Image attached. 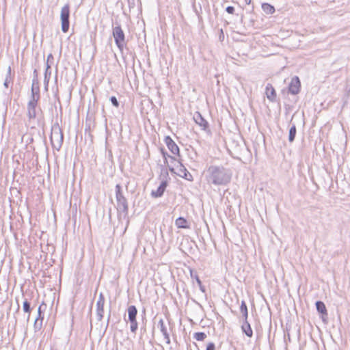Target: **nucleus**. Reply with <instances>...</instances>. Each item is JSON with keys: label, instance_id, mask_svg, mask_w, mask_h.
<instances>
[{"label": "nucleus", "instance_id": "obj_27", "mask_svg": "<svg viewBox=\"0 0 350 350\" xmlns=\"http://www.w3.org/2000/svg\"><path fill=\"white\" fill-rule=\"evenodd\" d=\"M161 154L163 155V157L164 159V163L167 164V158L172 157V156H170L165 151H164L163 149L161 150Z\"/></svg>", "mask_w": 350, "mask_h": 350}, {"label": "nucleus", "instance_id": "obj_15", "mask_svg": "<svg viewBox=\"0 0 350 350\" xmlns=\"http://www.w3.org/2000/svg\"><path fill=\"white\" fill-rule=\"evenodd\" d=\"M265 93L267 98L269 100L273 101L275 100L276 96L275 91L273 87L270 83H268L267 85Z\"/></svg>", "mask_w": 350, "mask_h": 350}, {"label": "nucleus", "instance_id": "obj_28", "mask_svg": "<svg viewBox=\"0 0 350 350\" xmlns=\"http://www.w3.org/2000/svg\"><path fill=\"white\" fill-rule=\"evenodd\" d=\"M170 159V164H169L167 163V164H165V165L167 166V167L169 168V170L171 172H174V170H175L174 168L176 167V166L174 165V163L173 162V160H172L171 159Z\"/></svg>", "mask_w": 350, "mask_h": 350}, {"label": "nucleus", "instance_id": "obj_16", "mask_svg": "<svg viewBox=\"0 0 350 350\" xmlns=\"http://www.w3.org/2000/svg\"><path fill=\"white\" fill-rule=\"evenodd\" d=\"M241 329L243 332L246 334V336L248 337L252 336L253 332L250 323L247 322V320H245L244 323L241 326Z\"/></svg>", "mask_w": 350, "mask_h": 350}, {"label": "nucleus", "instance_id": "obj_17", "mask_svg": "<svg viewBox=\"0 0 350 350\" xmlns=\"http://www.w3.org/2000/svg\"><path fill=\"white\" fill-rule=\"evenodd\" d=\"M187 221L183 217H178L175 221V224L178 228H189Z\"/></svg>", "mask_w": 350, "mask_h": 350}, {"label": "nucleus", "instance_id": "obj_26", "mask_svg": "<svg viewBox=\"0 0 350 350\" xmlns=\"http://www.w3.org/2000/svg\"><path fill=\"white\" fill-rule=\"evenodd\" d=\"M31 93L32 96L31 98L37 97V95H39V88L38 86H35V85L33 83L31 86Z\"/></svg>", "mask_w": 350, "mask_h": 350}, {"label": "nucleus", "instance_id": "obj_35", "mask_svg": "<svg viewBox=\"0 0 350 350\" xmlns=\"http://www.w3.org/2000/svg\"><path fill=\"white\" fill-rule=\"evenodd\" d=\"M38 312V315L37 317H39V319H42L41 318V306L39 307Z\"/></svg>", "mask_w": 350, "mask_h": 350}, {"label": "nucleus", "instance_id": "obj_20", "mask_svg": "<svg viewBox=\"0 0 350 350\" xmlns=\"http://www.w3.org/2000/svg\"><path fill=\"white\" fill-rule=\"evenodd\" d=\"M51 75V66L49 64L46 65V68L44 72V84L46 86L48 85L50 77Z\"/></svg>", "mask_w": 350, "mask_h": 350}, {"label": "nucleus", "instance_id": "obj_8", "mask_svg": "<svg viewBox=\"0 0 350 350\" xmlns=\"http://www.w3.org/2000/svg\"><path fill=\"white\" fill-rule=\"evenodd\" d=\"M105 297L103 293H100L99 297L96 301V318L98 321H101L104 314Z\"/></svg>", "mask_w": 350, "mask_h": 350}, {"label": "nucleus", "instance_id": "obj_7", "mask_svg": "<svg viewBox=\"0 0 350 350\" xmlns=\"http://www.w3.org/2000/svg\"><path fill=\"white\" fill-rule=\"evenodd\" d=\"M172 160H173V162L174 163V166H176V168L177 170V172H176L174 171V173L176 174L178 176L184 178L187 180H189V177H191V174L187 171V170L185 168V167L178 161H177L174 157H170Z\"/></svg>", "mask_w": 350, "mask_h": 350}, {"label": "nucleus", "instance_id": "obj_6", "mask_svg": "<svg viewBox=\"0 0 350 350\" xmlns=\"http://www.w3.org/2000/svg\"><path fill=\"white\" fill-rule=\"evenodd\" d=\"M116 196L118 209H120L123 212H126L128 210L127 202L122 193L121 186L119 184L116 186Z\"/></svg>", "mask_w": 350, "mask_h": 350}, {"label": "nucleus", "instance_id": "obj_33", "mask_svg": "<svg viewBox=\"0 0 350 350\" xmlns=\"http://www.w3.org/2000/svg\"><path fill=\"white\" fill-rule=\"evenodd\" d=\"M195 277H196V280L197 283L198 284L199 286H201V281L199 279L198 276L196 275Z\"/></svg>", "mask_w": 350, "mask_h": 350}, {"label": "nucleus", "instance_id": "obj_24", "mask_svg": "<svg viewBox=\"0 0 350 350\" xmlns=\"http://www.w3.org/2000/svg\"><path fill=\"white\" fill-rule=\"evenodd\" d=\"M23 310L25 312L29 313L27 317V321H29L30 317L31 308L30 304L27 299H25V301L23 302Z\"/></svg>", "mask_w": 350, "mask_h": 350}, {"label": "nucleus", "instance_id": "obj_37", "mask_svg": "<svg viewBox=\"0 0 350 350\" xmlns=\"http://www.w3.org/2000/svg\"><path fill=\"white\" fill-rule=\"evenodd\" d=\"M200 289L204 292V287L202 286V285L201 284V286H200Z\"/></svg>", "mask_w": 350, "mask_h": 350}, {"label": "nucleus", "instance_id": "obj_30", "mask_svg": "<svg viewBox=\"0 0 350 350\" xmlns=\"http://www.w3.org/2000/svg\"><path fill=\"white\" fill-rule=\"evenodd\" d=\"M110 100H111V103L113 104V105H114L116 107H118L119 106L118 101L115 96H111L110 98Z\"/></svg>", "mask_w": 350, "mask_h": 350}, {"label": "nucleus", "instance_id": "obj_9", "mask_svg": "<svg viewBox=\"0 0 350 350\" xmlns=\"http://www.w3.org/2000/svg\"><path fill=\"white\" fill-rule=\"evenodd\" d=\"M40 98L39 95H37V97L31 98V100L29 102L27 105V111H28V117L31 118H35L36 116V107L37 105L38 100Z\"/></svg>", "mask_w": 350, "mask_h": 350}, {"label": "nucleus", "instance_id": "obj_19", "mask_svg": "<svg viewBox=\"0 0 350 350\" xmlns=\"http://www.w3.org/2000/svg\"><path fill=\"white\" fill-rule=\"evenodd\" d=\"M262 9L267 14H271L275 12L274 7L267 3H262Z\"/></svg>", "mask_w": 350, "mask_h": 350}, {"label": "nucleus", "instance_id": "obj_11", "mask_svg": "<svg viewBox=\"0 0 350 350\" xmlns=\"http://www.w3.org/2000/svg\"><path fill=\"white\" fill-rule=\"evenodd\" d=\"M165 142L168 148V149L171 151V152L175 155L179 154V148L176 144V143L169 136L166 137L165 139Z\"/></svg>", "mask_w": 350, "mask_h": 350}, {"label": "nucleus", "instance_id": "obj_36", "mask_svg": "<svg viewBox=\"0 0 350 350\" xmlns=\"http://www.w3.org/2000/svg\"><path fill=\"white\" fill-rule=\"evenodd\" d=\"M244 1H245V3L247 5L250 4L251 1H252V0H244Z\"/></svg>", "mask_w": 350, "mask_h": 350}, {"label": "nucleus", "instance_id": "obj_25", "mask_svg": "<svg viewBox=\"0 0 350 350\" xmlns=\"http://www.w3.org/2000/svg\"><path fill=\"white\" fill-rule=\"evenodd\" d=\"M42 319H39L37 317L34 321L33 327L36 332L40 330L42 327Z\"/></svg>", "mask_w": 350, "mask_h": 350}, {"label": "nucleus", "instance_id": "obj_10", "mask_svg": "<svg viewBox=\"0 0 350 350\" xmlns=\"http://www.w3.org/2000/svg\"><path fill=\"white\" fill-rule=\"evenodd\" d=\"M300 88V81L297 77H295L292 78L291 81L289 85V92L292 94H297L299 92Z\"/></svg>", "mask_w": 350, "mask_h": 350}, {"label": "nucleus", "instance_id": "obj_29", "mask_svg": "<svg viewBox=\"0 0 350 350\" xmlns=\"http://www.w3.org/2000/svg\"><path fill=\"white\" fill-rule=\"evenodd\" d=\"M10 73V67H9V68H8V76L6 77L5 80L4 81V86L5 88H8V84L10 82V77L9 76Z\"/></svg>", "mask_w": 350, "mask_h": 350}, {"label": "nucleus", "instance_id": "obj_21", "mask_svg": "<svg viewBox=\"0 0 350 350\" xmlns=\"http://www.w3.org/2000/svg\"><path fill=\"white\" fill-rule=\"evenodd\" d=\"M240 311L241 314H243L245 320L247 319L248 312H247V308L246 306V304L244 301H242L241 305L240 307Z\"/></svg>", "mask_w": 350, "mask_h": 350}, {"label": "nucleus", "instance_id": "obj_2", "mask_svg": "<svg viewBox=\"0 0 350 350\" xmlns=\"http://www.w3.org/2000/svg\"><path fill=\"white\" fill-rule=\"evenodd\" d=\"M63 134L59 126L52 127L51 142L54 149L59 150L63 143Z\"/></svg>", "mask_w": 350, "mask_h": 350}, {"label": "nucleus", "instance_id": "obj_22", "mask_svg": "<svg viewBox=\"0 0 350 350\" xmlns=\"http://www.w3.org/2000/svg\"><path fill=\"white\" fill-rule=\"evenodd\" d=\"M206 337V334L204 332H196L193 334V338L198 341H203Z\"/></svg>", "mask_w": 350, "mask_h": 350}, {"label": "nucleus", "instance_id": "obj_4", "mask_svg": "<svg viewBox=\"0 0 350 350\" xmlns=\"http://www.w3.org/2000/svg\"><path fill=\"white\" fill-rule=\"evenodd\" d=\"M70 6L66 4L61 10L60 18L62 23V30L63 32L66 33L68 31L70 22Z\"/></svg>", "mask_w": 350, "mask_h": 350}, {"label": "nucleus", "instance_id": "obj_5", "mask_svg": "<svg viewBox=\"0 0 350 350\" xmlns=\"http://www.w3.org/2000/svg\"><path fill=\"white\" fill-rule=\"evenodd\" d=\"M129 321L130 322V329L132 333H135L138 328V323L136 319L137 310L135 306H130L127 308Z\"/></svg>", "mask_w": 350, "mask_h": 350}, {"label": "nucleus", "instance_id": "obj_23", "mask_svg": "<svg viewBox=\"0 0 350 350\" xmlns=\"http://www.w3.org/2000/svg\"><path fill=\"white\" fill-rule=\"evenodd\" d=\"M296 135V127L295 125L292 126L289 130L288 140L290 142H293Z\"/></svg>", "mask_w": 350, "mask_h": 350}, {"label": "nucleus", "instance_id": "obj_13", "mask_svg": "<svg viewBox=\"0 0 350 350\" xmlns=\"http://www.w3.org/2000/svg\"><path fill=\"white\" fill-rule=\"evenodd\" d=\"M167 184L166 182H162L161 185L159 186L157 190H152L151 192V195L154 198L161 197L166 188Z\"/></svg>", "mask_w": 350, "mask_h": 350}, {"label": "nucleus", "instance_id": "obj_38", "mask_svg": "<svg viewBox=\"0 0 350 350\" xmlns=\"http://www.w3.org/2000/svg\"><path fill=\"white\" fill-rule=\"evenodd\" d=\"M109 317H110V315H109V317H108L107 322H109Z\"/></svg>", "mask_w": 350, "mask_h": 350}, {"label": "nucleus", "instance_id": "obj_32", "mask_svg": "<svg viewBox=\"0 0 350 350\" xmlns=\"http://www.w3.org/2000/svg\"><path fill=\"white\" fill-rule=\"evenodd\" d=\"M206 350H215V345L213 342H210L208 344L206 347Z\"/></svg>", "mask_w": 350, "mask_h": 350}, {"label": "nucleus", "instance_id": "obj_12", "mask_svg": "<svg viewBox=\"0 0 350 350\" xmlns=\"http://www.w3.org/2000/svg\"><path fill=\"white\" fill-rule=\"evenodd\" d=\"M193 120L195 122L198 124L200 126L202 127L203 130H206V129L208 126V124L204 119V118L202 116V115L199 112H196L193 116Z\"/></svg>", "mask_w": 350, "mask_h": 350}, {"label": "nucleus", "instance_id": "obj_34", "mask_svg": "<svg viewBox=\"0 0 350 350\" xmlns=\"http://www.w3.org/2000/svg\"><path fill=\"white\" fill-rule=\"evenodd\" d=\"M51 58V59H53V57L52 54H49V55H48V57H47V62H46V65H47V64H49V59H50Z\"/></svg>", "mask_w": 350, "mask_h": 350}, {"label": "nucleus", "instance_id": "obj_1", "mask_svg": "<svg viewBox=\"0 0 350 350\" xmlns=\"http://www.w3.org/2000/svg\"><path fill=\"white\" fill-rule=\"evenodd\" d=\"M232 173L230 169L222 165H210L206 171V180L208 185L216 186L226 185L232 178Z\"/></svg>", "mask_w": 350, "mask_h": 350}, {"label": "nucleus", "instance_id": "obj_3", "mask_svg": "<svg viewBox=\"0 0 350 350\" xmlns=\"http://www.w3.org/2000/svg\"><path fill=\"white\" fill-rule=\"evenodd\" d=\"M113 36L117 46L120 51H122L124 46L126 45V42L124 31L120 26L115 27L113 29Z\"/></svg>", "mask_w": 350, "mask_h": 350}, {"label": "nucleus", "instance_id": "obj_14", "mask_svg": "<svg viewBox=\"0 0 350 350\" xmlns=\"http://www.w3.org/2000/svg\"><path fill=\"white\" fill-rule=\"evenodd\" d=\"M159 325L160 326V330L164 337V340H165L167 344L170 343V339L169 334L167 333V328L164 324V321L163 319H160L159 321Z\"/></svg>", "mask_w": 350, "mask_h": 350}, {"label": "nucleus", "instance_id": "obj_31", "mask_svg": "<svg viewBox=\"0 0 350 350\" xmlns=\"http://www.w3.org/2000/svg\"><path fill=\"white\" fill-rule=\"evenodd\" d=\"M226 12L229 14H234V8L232 6H228L226 8Z\"/></svg>", "mask_w": 350, "mask_h": 350}, {"label": "nucleus", "instance_id": "obj_18", "mask_svg": "<svg viewBox=\"0 0 350 350\" xmlns=\"http://www.w3.org/2000/svg\"><path fill=\"white\" fill-rule=\"evenodd\" d=\"M316 308H317V311L319 313H321L322 314L327 315L325 305L324 304V303L323 301H317L316 302Z\"/></svg>", "mask_w": 350, "mask_h": 350}]
</instances>
